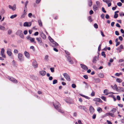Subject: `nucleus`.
Instances as JSON below:
<instances>
[{
    "instance_id": "1",
    "label": "nucleus",
    "mask_w": 124,
    "mask_h": 124,
    "mask_svg": "<svg viewBox=\"0 0 124 124\" xmlns=\"http://www.w3.org/2000/svg\"><path fill=\"white\" fill-rule=\"evenodd\" d=\"M16 35H19L22 38H24V36L22 31L20 30H18L16 33Z\"/></svg>"
},
{
    "instance_id": "2",
    "label": "nucleus",
    "mask_w": 124,
    "mask_h": 124,
    "mask_svg": "<svg viewBox=\"0 0 124 124\" xmlns=\"http://www.w3.org/2000/svg\"><path fill=\"white\" fill-rule=\"evenodd\" d=\"M64 77L66 79V80L68 81H70V79L69 75L67 73H65L63 74Z\"/></svg>"
},
{
    "instance_id": "3",
    "label": "nucleus",
    "mask_w": 124,
    "mask_h": 124,
    "mask_svg": "<svg viewBox=\"0 0 124 124\" xmlns=\"http://www.w3.org/2000/svg\"><path fill=\"white\" fill-rule=\"evenodd\" d=\"M8 79L10 80V81H11L12 82L15 83H18V81L15 78L12 77H9L8 78Z\"/></svg>"
},
{
    "instance_id": "4",
    "label": "nucleus",
    "mask_w": 124,
    "mask_h": 124,
    "mask_svg": "<svg viewBox=\"0 0 124 124\" xmlns=\"http://www.w3.org/2000/svg\"><path fill=\"white\" fill-rule=\"evenodd\" d=\"M108 116H110L112 117H114L115 116V115L113 113H108L104 115V117H106Z\"/></svg>"
},
{
    "instance_id": "5",
    "label": "nucleus",
    "mask_w": 124,
    "mask_h": 124,
    "mask_svg": "<svg viewBox=\"0 0 124 124\" xmlns=\"http://www.w3.org/2000/svg\"><path fill=\"white\" fill-rule=\"evenodd\" d=\"M26 38L27 39L30 40L31 42H34L35 43H36V42L35 41V39L34 38H32L29 36L27 37Z\"/></svg>"
},
{
    "instance_id": "6",
    "label": "nucleus",
    "mask_w": 124,
    "mask_h": 124,
    "mask_svg": "<svg viewBox=\"0 0 124 124\" xmlns=\"http://www.w3.org/2000/svg\"><path fill=\"white\" fill-rule=\"evenodd\" d=\"M53 105L54 106V108L57 110L60 107V104L58 102H56L55 104H54Z\"/></svg>"
},
{
    "instance_id": "7",
    "label": "nucleus",
    "mask_w": 124,
    "mask_h": 124,
    "mask_svg": "<svg viewBox=\"0 0 124 124\" xmlns=\"http://www.w3.org/2000/svg\"><path fill=\"white\" fill-rule=\"evenodd\" d=\"M18 57L19 59L21 61H22L23 60V55L19 53L18 54Z\"/></svg>"
},
{
    "instance_id": "8",
    "label": "nucleus",
    "mask_w": 124,
    "mask_h": 124,
    "mask_svg": "<svg viewBox=\"0 0 124 124\" xmlns=\"http://www.w3.org/2000/svg\"><path fill=\"white\" fill-rule=\"evenodd\" d=\"M32 65L35 68H37L38 67V65L37 62L35 60H34L33 62Z\"/></svg>"
},
{
    "instance_id": "9",
    "label": "nucleus",
    "mask_w": 124,
    "mask_h": 124,
    "mask_svg": "<svg viewBox=\"0 0 124 124\" xmlns=\"http://www.w3.org/2000/svg\"><path fill=\"white\" fill-rule=\"evenodd\" d=\"M31 25V22L28 23L27 22H25L23 23V26L25 27H30Z\"/></svg>"
},
{
    "instance_id": "10",
    "label": "nucleus",
    "mask_w": 124,
    "mask_h": 124,
    "mask_svg": "<svg viewBox=\"0 0 124 124\" xmlns=\"http://www.w3.org/2000/svg\"><path fill=\"white\" fill-rule=\"evenodd\" d=\"M66 57L67 58L68 61L71 64L73 63L74 62L73 61L71 60V58L69 55H67L66 56Z\"/></svg>"
},
{
    "instance_id": "11",
    "label": "nucleus",
    "mask_w": 124,
    "mask_h": 124,
    "mask_svg": "<svg viewBox=\"0 0 124 124\" xmlns=\"http://www.w3.org/2000/svg\"><path fill=\"white\" fill-rule=\"evenodd\" d=\"M4 49L2 48L1 49V56L4 58H6V57L5 55V54H4Z\"/></svg>"
},
{
    "instance_id": "12",
    "label": "nucleus",
    "mask_w": 124,
    "mask_h": 124,
    "mask_svg": "<svg viewBox=\"0 0 124 124\" xmlns=\"http://www.w3.org/2000/svg\"><path fill=\"white\" fill-rule=\"evenodd\" d=\"M89 111L90 113L92 114L94 112V108L92 106H91L90 107Z\"/></svg>"
},
{
    "instance_id": "13",
    "label": "nucleus",
    "mask_w": 124,
    "mask_h": 124,
    "mask_svg": "<svg viewBox=\"0 0 124 124\" xmlns=\"http://www.w3.org/2000/svg\"><path fill=\"white\" fill-rule=\"evenodd\" d=\"M26 10V9H24V10L23 13L22 14L20 18H24L25 16V15L26 14V12L27 11H25V10Z\"/></svg>"
},
{
    "instance_id": "14",
    "label": "nucleus",
    "mask_w": 124,
    "mask_h": 124,
    "mask_svg": "<svg viewBox=\"0 0 124 124\" xmlns=\"http://www.w3.org/2000/svg\"><path fill=\"white\" fill-rule=\"evenodd\" d=\"M98 59V57L95 56L93 58L92 62L93 63H95Z\"/></svg>"
},
{
    "instance_id": "15",
    "label": "nucleus",
    "mask_w": 124,
    "mask_h": 124,
    "mask_svg": "<svg viewBox=\"0 0 124 124\" xmlns=\"http://www.w3.org/2000/svg\"><path fill=\"white\" fill-rule=\"evenodd\" d=\"M36 39L37 40L38 42L39 43V44L41 45L42 43H43L42 42V40L41 39L40 37L37 38Z\"/></svg>"
},
{
    "instance_id": "16",
    "label": "nucleus",
    "mask_w": 124,
    "mask_h": 124,
    "mask_svg": "<svg viewBox=\"0 0 124 124\" xmlns=\"http://www.w3.org/2000/svg\"><path fill=\"white\" fill-rule=\"evenodd\" d=\"M7 54L9 56H10L12 54V53L11 50L10 49H8L7 52Z\"/></svg>"
},
{
    "instance_id": "17",
    "label": "nucleus",
    "mask_w": 124,
    "mask_h": 124,
    "mask_svg": "<svg viewBox=\"0 0 124 124\" xmlns=\"http://www.w3.org/2000/svg\"><path fill=\"white\" fill-rule=\"evenodd\" d=\"M39 73L41 75L44 76L46 74V72L45 71L42 70L40 71Z\"/></svg>"
},
{
    "instance_id": "18",
    "label": "nucleus",
    "mask_w": 124,
    "mask_h": 124,
    "mask_svg": "<svg viewBox=\"0 0 124 124\" xmlns=\"http://www.w3.org/2000/svg\"><path fill=\"white\" fill-rule=\"evenodd\" d=\"M118 90H116L117 91L119 92H123L124 90V89L122 87H118L117 88Z\"/></svg>"
},
{
    "instance_id": "19",
    "label": "nucleus",
    "mask_w": 124,
    "mask_h": 124,
    "mask_svg": "<svg viewBox=\"0 0 124 124\" xmlns=\"http://www.w3.org/2000/svg\"><path fill=\"white\" fill-rule=\"evenodd\" d=\"M40 36L43 39H46V36L45 35L43 32L41 33Z\"/></svg>"
},
{
    "instance_id": "20",
    "label": "nucleus",
    "mask_w": 124,
    "mask_h": 124,
    "mask_svg": "<svg viewBox=\"0 0 124 124\" xmlns=\"http://www.w3.org/2000/svg\"><path fill=\"white\" fill-rule=\"evenodd\" d=\"M111 86L114 90L115 89L116 91L118 90L117 88L118 87H117V85L116 84L114 85L113 86L112 85Z\"/></svg>"
},
{
    "instance_id": "21",
    "label": "nucleus",
    "mask_w": 124,
    "mask_h": 124,
    "mask_svg": "<svg viewBox=\"0 0 124 124\" xmlns=\"http://www.w3.org/2000/svg\"><path fill=\"white\" fill-rule=\"evenodd\" d=\"M24 54L25 56L27 58H29L30 57V55L29 54L27 51H25L24 52Z\"/></svg>"
},
{
    "instance_id": "22",
    "label": "nucleus",
    "mask_w": 124,
    "mask_h": 124,
    "mask_svg": "<svg viewBox=\"0 0 124 124\" xmlns=\"http://www.w3.org/2000/svg\"><path fill=\"white\" fill-rule=\"evenodd\" d=\"M94 81L96 83H99L100 82V80L99 78H94Z\"/></svg>"
},
{
    "instance_id": "23",
    "label": "nucleus",
    "mask_w": 124,
    "mask_h": 124,
    "mask_svg": "<svg viewBox=\"0 0 124 124\" xmlns=\"http://www.w3.org/2000/svg\"><path fill=\"white\" fill-rule=\"evenodd\" d=\"M98 7L96 5H94L93 7V9L94 11H96L98 9Z\"/></svg>"
},
{
    "instance_id": "24",
    "label": "nucleus",
    "mask_w": 124,
    "mask_h": 124,
    "mask_svg": "<svg viewBox=\"0 0 124 124\" xmlns=\"http://www.w3.org/2000/svg\"><path fill=\"white\" fill-rule=\"evenodd\" d=\"M88 4L89 6L91 7L92 4V2L91 0H88Z\"/></svg>"
},
{
    "instance_id": "25",
    "label": "nucleus",
    "mask_w": 124,
    "mask_h": 124,
    "mask_svg": "<svg viewBox=\"0 0 124 124\" xmlns=\"http://www.w3.org/2000/svg\"><path fill=\"white\" fill-rule=\"evenodd\" d=\"M8 7L9 8L12 9L14 11L15 10L16 8V7L15 6L14 7H12L10 5H9Z\"/></svg>"
},
{
    "instance_id": "26",
    "label": "nucleus",
    "mask_w": 124,
    "mask_h": 124,
    "mask_svg": "<svg viewBox=\"0 0 124 124\" xmlns=\"http://www.w3.org/2000/svg\"><path fill=\"white\" fill-rule=\"evenodd\" d=\"M58 111L62 113H63L64 112V111L61 109V108L60 107L59 108L57 109Z\"/></svg>"
},
{
    "instance_id": "27",
    "label": "nucleus",
    "mask_w": 124,
    "mask_h": 124,
    "mask_svg": "<svg viewBox=\"0 0 124 124\" xmlns=\"http://www.w3.org/2000/svg\"><path fill=\"white\" fill-rule=\"evenodd\" d=\"M39 25L40 27H42V23L40 19L38 20V21Z\"/></svg>"
},
{
    "instance_id": "28",
    "label": "nucleus",
    "mask_w": 124,
    "mask_h": 124,
    "mask_svg": "<svg viewBox=\"0 0 124 124\" xmlns=\"http://www.w3.org/2000/svg\"><path fill=\"white\" fill-rule=\"evenodd\" d=\"M6 28L0 25V30L3 31L5 30Z\"/></svg>"
},
{
    "instance_id": "29",
    "label": "nucleus",
    "mask_w": 124,
    "mask_h": 124,
    "mask_svg": "<svg viewBox=\"0 0 124 124\" xmlns=\"http://www.w3.org/2000/svg\"><path fill=\"white\" fill-rule=\"evenodd\" d=\"M28 1H27L25 3V7H24V9H26L27 10V6L28 3Z\"/></svg>"
},
{
    "instance_id": "30",
    "label": "nucleus",
    "mask_w": 124,
    "mask_h": 124,
    "mask_svg": "<svg viewBox=\"0 0 124 124\" xmlns=\"http://www.w3.org/2000/svg\"><path fill=\"white\" fill-rule=\"evenodd\" d=\"M116 81L119 83H120L122 82V80L120 78H117L116 80Z\"/></svg>"
},
{
    "instance_id": "31",
    "label": "nucleus",
    "mask_w": 124,
    "mask_h": 124,
    "mask_svg": "<svg viewBox=\"0 0 124 124\" xmlns=\"http://www.w3.org/2000/svg\"><path fill=\"white\" fill-rule=\"evenodd\" d=\"M98 76L100 77L101 78H103L104 77V75L102 73H99L98 75Z\"/></svg>"
},
{
    "instance_id": "32",
    "label": "nucleus",
    "mask_w": 124,
    "mask_h": 124,
    "mask_svg": "<svg viewBox=\"0 0 124 124\" xmlns=\"http://www.w3.org/2000/svg\"><path fill=\"white\" fill-rule=\"evenodd\" d=\"M97 111L99 113H100L101 112H102V109L101 108L99 107L97 108Z\"/></svg>"
},
{
    "instance_id": "33",
    "label": "nucleus",
    "mask_w": 124,
    "mask_h": 124,
    "mask_svg": "<svg viewBox=\"0 0 124 124\" xmlns=\"http://www.w3.org/2000/svg\"><path fill=\"white\" fill-rule=\"evenodd\" d=\"M80 66L84 70H85V65L82 64H81Z\"/></svg>"
},
{
    "instance_id": "34",
    "label": "nucleus",
    "mask_w": 124,
    "mask_h": 124,
    "mask_svg": "<svg viewBox=\"0 0 124 124\" xmlns=\"http://www.w3.org/2000/svg\"><path fill=\"white\" fill-rule=\"evenodd\" d=\"M122 75V73L121 72H120L119 73H116L115 74V75L116 76L119 77L120 75Z\"/></svg>"
},
{
    "instance_id": "35",
    "label": "nucleus",
    "mask_w": 124,
    "mask_h": 124,
    "mask_svg": "<svg viewBox=\"0 0 124 124\" xmlns=\"http://www.w3.org/2000/svg\"><path fill=\"white\" fill-rule=\"evenodd\" d=\"M78 108L81 109H83L85 110V107L82 106H78Z\"/></svg>"
},
{
    "instance_id": "36",
    "label": "nucleus",
    "mask_w": 124,
    "mask_h": 124,
    "mask_svg": "<svg viewBox=\"0 0 124 124\" xmlns=\"http://www.w3.org/2000/svg\"><path fill=\"white\" fill-rule=\"evenodd\" d=\"M17 16L16 15H12L10 17V18L11 19H13L16 17Z\"/></svg>"
},
{
    "instance_id": "37",
    "label": "nucleus",
    "mask_w": 124,
    "mask_h": 124,
    "mask_svg": "<svg viewBox=\"0 0 124 124\" xmlns=\"http://www.w3.org/2000/svg\"><path fill=\"white\" fill-rule=\"evenodd\" d=\"M101 55L102 56H103L105 58L106 57V55L104 52H102L101 53Z\"/></svg>"
},
{
    "instance_id": "38",
    "label": "nucleus",
    "mask_w": 124,
    "mask_h": 124,
    "mask_svg": "<svg viewBox=\"0 0 124 124\" xmlns=\"http://www.w3.org/2000/svg\"><path fill=\"white\" fill-rule=\"evenodd\" d=\"M99 98H96L93 99V101H95L99 102Z\"/></svg>"
},
{
    "instance_id": "39",
    "label": "nucleus",
    "mask_w": 124,
    "mask_h": 124,
    "mask_svg": "<svg viewBox=\"0 0 124 124\" xmlns=\"http://www.w3.org/2000/svg\"><path fill=\"white\" fill-rule=\"evenodd\" d=\"M94 27L96 29H97L98 28V26L96 23H95L94 24Z\"/></svg>"
},
{
    "instance_id": "40",
    "label": "nucleus",
    "mask_w": 124,
    "mask_h": 124,
    "mask_svg": "<svg viewBox=\"0 0 124 124\" xmlns=\"http://www.w3.org/2000/svg\"><path fill=\"white\" fill-rule=\"evenodd\" d=\"M50 69L52 72H54V68L53 67L51 68H50Z\"/></svg>"
},
{
    "instance_id": "41",
    "label": "nucleus",
    "mask_w": 124,
    "mask_h": 124,
    "mask_svg": "<svg viewBox=\"0 0 124 124\" xmlns=\"http://www.w3.org/2000/svg\"><path fill=\"white\" fill-rule=\"evenodd\" d=\"M57 80L54 79L53 81V84H54L57 83Z\"/></svg>"
},
{
    "instance_id": "42",
    "label": "nucleus",
    "mask_w": 124,
    "mask_h": 124,
    "mask_svg": "<svg viewBox=\"0 0 124 124\" xmlns=\"http://www.w3.org/2000/svg\"><path fill=\"white\" fill-rule=\"evenodd\" d=\"M100 2L99 1H97L96 2V4L97 6H98V7L100 5Z\"/></svg>"
},
{
    "instance_id": "43",
    "label": "nucleus",
    "mask_w": 124,
    "mask_h": 124,
    "mask_svg": "<svg viewBox=\"0 0 124 124\" xmlns=\"http://www.w3.org/2000/svg\"><path fill=\"white\" fill-rule=\"evenodd\" d=\"M108 90L107 89H105L104 91V93H106V94L107 95L108 94Z\"/></svg>"
},
{
    "instance_id": "44",
    "label": "nucleus",
    "mask_w": 124,
    "mask_h": 124,
    "mask_svg": "<svg viewBox=\"0 0 124 124\" xmlns=\"http://www.w3.org/2000/svg\"><path fill=\"white\" fill-rule=\"evenodd\" d=\"M116 108H113L111 110V111H112V112L113 113H114V112H115L116 111Z\"/></svg>"
},
{
    "instance_id": "45",
    "label": "nucleus",
    "mask_w": 124,
    "mask_h": 124,
    "mask_svg": "<svg viewBox=\"0 0 124 124\" xmlns=\"http://www.w3.org/2000/svg\"><path fill=\"white\" fill-rule=\"evenodd\" d=\"M101 98L102 100H104V101H106V97H105L102 96L101 97Z\"/></svg>"
},
{
    "instance_id": "46",
    "label": "nucleus",
    "mask_w": 124,
    "mask_h": 124,
    "mask_svg": "<svg viewBox=\"0 0 124 124\" xmlns=\"http://www.w3.org/2000/svg\"><path fill=\"white\" fill-rule=\"evenodd\" d=\"M118 16V14H115L114 16V17L115 18H117V17Z\"/></svg>"
},
{
    "instance_id": "47",
    "label": "nucleus",
    "mask_w": 124,
    "mask_h": 124,
    "mask_svg": "<svg viewBox=\"0 0 124 124\" xmlns=\"http://www.w3.org/2000/svg\"><path fill=\"white\" fill-rule=\"evenodd\" d=\"M88 19L90 22H92V19L91 17V16H89L88 17Z\"/></svg>"
},
{
    "instance_id": "48",
    "label": "nucleus",
    "mask_w": 124,
    "mask_h": 124,
    "mask_svg": "<svg viewBox=\"0 0 124 124\" xmlns=\"http://www.w3.org/2000/svg\"><path fill=\"white\" fill-rule=\"evenodd\" d=\"M101 44H100L98 47V51H100L101 50Z\"/></svg>"
},
{
    "instance_id": "49",
    "label": "nucleus",
    "mask_w": 124,
    "mask_h": 124,
    "mask_svg": "<svg viewBox=\"0 0 124 124\" xmlns=\"http://www.w3.org/2000/svg\"><path fill=\"white\" fill-rule=\"evenodd\" d=\"M96 114H94L92 116V118L93 119H95L96 118Z\"/></svg>"
},
{
    "instance_id": "50",
    "label": "nucleus",
    "mask_w": 124,
    "mask_h": 124,
    "mask_svg": "<svg viewBox=\"0 0 124 124\" xmlns=\"http://www.w3.org/2000/svg\"><path fill=\"white\" fill-rule=\"evenodd\" d=\"M117 5L118 6H121L122 5V3L120 2H119L117 3Z\"/></svg>"
},
{
    "instance_id": "51",
    "label": "nucleus",
    "mask_w": 124,
    "mask_h": 124,
    "mask_svg": "<svg viewBox=\"0 0 124 124\" xmlns=\"http://www.w3.org/2000/svg\"><path fill=\"white\" fill-rule=\"evenodd\" d=\"M119 47L121 49H123L124 48L123 45L122 44L120 45Z\"/></svg>"
},
{
    "instance_id": "52",
    "label": "nucleus",
    "mask_w": 124,
    "mask_h": 124,
    "mask_svg": "<svg viewBox=\"0 0 124 124\" xmlns=\"http://www.w3.org/2000/svg\"><path fill=\"white\" fill-rule=\"evenodd\" d=\"M72 87L73 88H75L76 87V85L75 84H73L72 85Z\"/></svg>"
},
{
    "instance_id": "53",
    "label": "nucleus",
    "mask_w": 124,
    "mask_h": 124,
    "mask_svg": "<svg viewBox=\"0 0 124 124\" xmlns=\"http://www.w3.org/2000/svg\"><path fill=\"white\" fill-rule=\"evenodd\" d=\"M93 12L92 10H90V11H89V14L91 15L93 14Z\"/></svg>"
},
{
    "instance_id": "54",
    "label": "nucleus",
    "mask_w": 124,
    "mask_h": 124,
    "mask_svg": "<svg viewBox=\"0 0 124 124\" xmlns=\"http://www.w3.org/2000/svg\"><path fill=\"white\" fill-rule=\"evenodd\" d=\"M102 11L104 13L106 12V11L105 10L104 8L103 7H102Z\"/></svg>"
},
{
    "instance_id": "55",
    "label": "nucleus",
    "mask_w": 124,
    "mask_h": 124,
    "mask_svg": "<svg viewBox=\"0 0 124 124\" xmlns=\"http://www.w3.org/2000/svg\"><path fill=\"white\" fill-rule=\"evenodd\" d=\"M12 32V31L10 30H9L8 31V33L9 34H10Z\"/></svg>"
},
{
    "instance_id": "56",
    "label": "nucleus",
    "mask_w": 124,
    "mask_h": 124,
    "mask_svg": "<svg viewBox=\"0 0 124 124\" xmlns=\"http://www.w3.org/2000/svg\"><path fill=\"white\" fill-rule=\"evenodd\" d=\"M14 53L17 54L18 53V51L16 49H15L14 51Z\"/></svg>"
},
{
    "instance_id": "57",
    "label": "nucleus",
    "mask_w": 124,
    "mask_h": 124,
    "mask_svg": "<svg viewBox=\"0 0 124 124\" xmlns=\"http://www.w3.org/2000/svg\"><path fill=\"white\" fill-rule=\"evenodd\" d=\"M101 35L103 37H104L105 36V35H104L103 32L102 31H101Z\"/></svg>"
},
{
    "instance_id": "58",
    "label": "nucleus",
    "mask_w": 124,
    "mask_h": 124,
    "mask_svg": "<svg viewBox=\"0 0 124 124\" xmlns=\"http://www.w3.org/2000/svg\"><path fill=\"white\" fill-rule=\"evenodd\" d=\"M104 16L105 15L104 14H102L101 15V17L103 19L104 18Z\"/></svg>"
},
{
    "instance_id": "59",
    "label": "nucleus",
    "mask_w": 124,
    "mask_h": 124,
    "mask_svg": "<svg viewBox=\"0 0 124 124\" xmlns=\"http://www.w3.org/2000/svg\"><path fill=\"white\" fill-rule=\"evenodd\" d=\"M117 99L119 101L120 100V97L119 96H117L116 97Z\"/></svg>"
},
{
    "instance_id": "60",
    "label": "nucleus",
    "mask_w": 124,
    "mask_h": 124,
    "mask_svg": "<svg viewBox=\"0 0 124 124\" xmlns=\"http://www.w3.org/2000/svg\"><path fill=\"white\" fill-rule=\"evenodd\" d=\"M65 53L66 54H67V55H70V54L69 53V52L68 51H65Z\"/></svg>"
},
{
    "instance_id": "61",
    "label": "nucleus",
    "mask_w": 124,
    "mask_h": 124,
    "mask_svg": "<svg viewBox=\"0 0 124 124\" xmlns=\"http://www.w3.org/2000/svg\"><path fill=\"white\" fill-rule=\"evenodd\" d=\"M32 16V14L31 13H29L28 14V16L30 18Z\"/></svg>"
},
{
    "instance_id": "62",
    "label": "nucleus",
    "mask_w": 124,
    "mask_h": 124,
    "mask_svg": "<svg viewBox=\"0 0 124 124\" xmlns=\"http://www.w3.org/2000/svg\"><path fill=\"white\" fill-rule=\"evenodd\" d=\"M105 18L107 19H108L109 18V16L108 14H106L105 16Z\"/></svg>"
},
{
    "instance_id": "63",
    "label": "nucleus",
    "mask_w": 124,
    "mask_h": 124,
    "mask_svg": "<svg viewBox=\"0 0 124 124\" xmlns=\"http://www.w3.org/2000/svg\"><path fill=\"white\" fill-rule=\"evenodd\" d=\"M119 40L121 41H122L123 40V38L122 36H119Z\"/></svg>"
},
{
    "instance_id": "64",
    "label": "nucleus",
    "mask_w": 124,
    "mask_h": 124,
    "mask_svg": "<svg viewBox=\"0 0 124 124\" xmlns=\"http://www.w3.org/2000/svg\"><path fill=\"white\" fill-rule=\"evenodd\" d=\"M106 121L108 123V124H112V123L110 121H109L108 120H107Z\"/></svg>"
}]
</instances>
